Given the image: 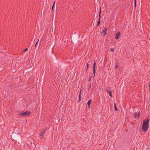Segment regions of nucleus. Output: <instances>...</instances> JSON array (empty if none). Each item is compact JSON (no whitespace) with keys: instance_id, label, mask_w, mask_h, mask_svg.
<instances>
[{"instance_id":"nucleus-8","label":"nucleus","mask_w":150,"mask_h":150,"mask_svg":"<svg viewBox=\"0 0 150 150\" xmlns=\"http://www.w3.org/2000/svg\"><path fill=\"white\" fill-rule=\"evenodd\" d=\"M120 32L118 31L116 34V36L115 37L116 39L117 40L118 39L120 38Z\"/></svg>"},{"instance_id":"nucleus-9","label":"nucleus","mask_w":150,"mask_h":150,"mask_svg":"<svg viewBox=\"0 0 150 150\" xmlns=\"http://www.w3.org/2000/svg\"><path fill=\"white\" fill-rule=\"evenodd\" d=\"M107 28H105L102 31V33H103L104 35L105 36L107 34L106 31H107Z\"/></svg>"},{"instance_id":"nucleus-17","label":"nucleus","mask_w":150,"mask_h":150,"mask_svg":"<svg viewBox=\"0 0 150 150\" xmlns=\"http://www.w3.org/2000/svg\"><path fill=\"white\" fill-rule=\"evenodd\" d=\"M39 39L38 40V41H37V42L36 43L35 45V47H37V44H38V42L39 41Z\"/></svg>"},{"instance_id":"nucleus-4","label":"nucleus","mask_w":150,"mask_h":150,"mask_svg":"<svg viewBox=\"0 0 150 150\" xmlns=\"http://www.w3.org/2000/svg\"><path fill=\"white\" fill-rule=\"evenodd\" d=\"M46 130H43L42 132H40V138L41 139H42L44 136V135L45 133V132L46 131Z\"/></svg>"},{"instance_id":"nucleus-11","label":"nucleus","mask_w":150,"mask_h":150,"mask_svg":"<svg viewBox=\"0 0 150 150\" xmlns=\"http://www.w3.org/2000/svg\"><path fill=\"white\" fill-rule=\"evenodd\" d=\"M81 90L80 91V92L79 93V99L78 101V103H79L81 102Z\"/></svg>"},{"instance_id":"nucleus-7","label":"nucleus","mask_w":150,"mask_h":150,"mask_svg":"<svg viewBox=\"0 0 150 150\" xmlns=\"http://www.w3.org/2000/svg\"><path fill=\"white\" fill-rule=\"evenodd\" d=\"M101 10H100V11L99 12V19L98 20V21L97 23V26H98L100 25V18H101Z\"/></svg>"},{"instance_id":"nucleus-2","label":"nucleus","mask_w":150,"mask_h":150,"mask_svg":"<svg viewBox=\"0 0 150 150\" xmlns=\"http://www.w3.org/2000/svg\"><path fill=\"white\" fill-rule=\"evenodd\" d=\"M31 113L30 112L26 111L23 112L21 113L20 114V115L22 116H29Z\"/></svg>"},{"instance_id":"nucleus-20","label":"nucleus","mask_w":150,"mask_h":150,"mask_svg":"<svg viewBox=\"0 0 150 150\" xmlns=\"http://www.w3.org/2000/svg\"><path fill=\"white\" fill-rule=\"evenodd\" d=\"M88 104V108H90V105L91 104Z\"/></svg>"},{"instance_id":"nucleus-18","label":"nucleus","mask_w":150,"mask_h":150,"mask_svg":"<svg viewBox=\"0 0 150 150\" xmlns=\"http://www.w3.org/2000/svg\"><path fill=\"white\" fill-rule=\"evenodd\" d=\"M134 6L135 8L136 7V0H134Z\"/></svg>"},{"instance_id":"nucleus-19","label":"nucleus","mask_w":150,"mask_h":150,"mask_svg":"<svg viewBox=\"0 0 150 150\" xmlns=\"http://www.w3.org/2000/svg\"><path fill=\"white\" fill-rule=\"evenodd\" d=\"M28 48H26L25 49L23 50V52H25L28 50Z\"/></svg>"},{"instance_id":"nucleus-14","label":"nucleus","mask_w":150,"mask_h":150,"mask_svg":"<svg viewBox=\"0 0 150 150\" xmlns=\"http://www.w3.org/2000/svg\"><path fill=\"white\" fill-rule=\"evenodd\" d=\"M114 107H115V110L116 111H117L118 110H117V108L116 106V104H114Z\"/></svg>"},{"instance_id":"nucleus-15","label":"nucleus","mask_w":150,"mask_h":150,"mask_svg":"<svg viewBox=\"0 0 150 150\" xmlns=\"http://www.w3.org/2000/svg\"><path fill=\"white\" fill-rule=\"evenodd\" d=\"M86 66H87V69H86V71H87L88 69V68H89V64L88 63H87L86 64Z\"/></svg>"},{"instance_id":"nucleus-10","label":"nucleus","mask_w":150,"mask_h":150,"mask_svg":"<svg viewBox=\"0 0 150 150\" xmlns=\"http://www.w3.org/2000/svg\"><path fill=\"white\" fill-rule=\"evenodd\" d=\"M88 87V91H89L91 87V83H88L87 85Z\"/></svg>"},{"instance_id":"nucleus-16","label":"nucleus","mask_w":150,"mask_h":150,"mask_svg":"<svg viewBox=\"0 0 150 150\" xmlns=\"http://www.w3.org/2000/svg\"><path fill=\"white\" fill-rule=\"evenodd\" d=\"M91 100H92V99H90L88 101V102H87V103H91Z\"/></svg>"},{"instance_id":"nucleus-12","label":"nucleus","mask_w":150,"mask_h":150,"mask_svg":"<svg viewBox=\"0 0 150 150\" xmlns=\"http://www.w3.org/2000/svg\"><path fill=\"white\" fill-rule=\"evenodd\" d=\"M91 76L90 75H89V78H88V82H90L91 81Z\"/></svg>"},{"instance_id":"nucleus-5","label":"nucleus","mask_w":150,"mask_h":150,"mask_svg":"<svg viewBox=\"0 0 150 150\" xmlns=\"http://www.w3.org/2000/svg\"><path fill=\"white\" fill-rule=\"evenodd\" d=\"M133 115L134 118H137L138 119L140 116V112H139L138 113L136 112H134Z\"/></svg>"},{"instance_id":"nucleus-3","label":"nucleus","mask_w":150,"mask_h":150,"mask_svg":"<svg viewBox=\"0 0 150 150\" xmlns=\"http://www.w3.org/2000/svg\"><path fill=\"white\" fill-rule=\"evenodd\" d=\"M96 63L95 60L94 61V63L93 64V72L94 76V77L95 76V74L96 73Z\"/></svg>"},{"instance_id":"nucleus-21","label":"nucleus","mask_w":150,"mask_h":150,"mask_svg":"<svg viewBox=\"0 0 150 150\" xmlns=\"http://www.w3.org/2000/svg\"><path fill=\"white\" fill-rule=\"evenodd\" d=\"M110 50L112 51V52H113L114 51V48H111V49H110Z\"/></svg>"},{"instance_id":"nucleus-1","label":"nucleus","mask_w":150,"mask_h":150,"mask_svg":"<svg viewBox=\"0 0 150 150\" xmlns=\"http://www.w3.org/2000/svg\"><path fill=\"white\" fill-rule=\"evenodd\" d=\"M149 120L148 119L144 120L143 122L142 129L144 132H146L148 130L149 127Z\"/></svg>"},{"instance_id":"nucleus-13","label":"nucleus","mask_w":150,"mask_h":150,"mask_svg":"<svg viewBox=\"0 0 150 150\" xmlns=\"http://www.w3.org/2000/svg\"><path fill=\"white\" fill-rule=\"evenodd\" d=\"M55 1L54 3H53V6H52V11L53 10V8H54V5H55Z\"/></svg>"},{"instance_id":"nucleus-22","label":"nucleus","mask_w":150,"mask_h":150,"mask_svg":"<svg viewBox=\"0 0 150 150\" xmlns=\"http://www.w3.org/2000/svg\"><path fill=\"white\" fill-rule=\"evenodd\" d=\"M118 65H117V64H116V65L115 66V68H118Z\"/></svg>"},{"instance_id":"nucleus-6","label":"nucleus","mask_w":150,"mask_h":150,"mask_svg":"<svg viewBox=\"0 0 150 150\" xmlns=\"http://www.w3.org/2000/svg\"><path fill=\"white\" fill-rule=\"evenodd\" d=\"M106 91L109 94V95L111 97H112V92L111 90L110 89V88L109 87H107L106 88Z\"/></svg>"}]
</instances>
